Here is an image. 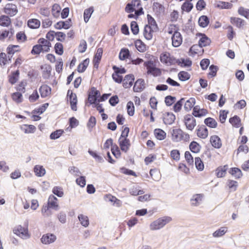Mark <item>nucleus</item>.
<instances>
[{
  "label": "nucleus",
  "instance_id": "obj_10",
  "mask_svg": "<svg viewBox=\"0 0 249 249\" xmlns=\"http://www.w3.org/2000/svg\"><path fill=\"white\" fill-rule=\"evenodd\" d=\"M163 123L166 125L172 124L176 120L175 115L171 112H166L162 117Z\"/></svg>",
  "mask_w": 249,
  "mask_h": 249
},
{
  "label": "nucleus",
  "instance_id": "obj_61",
  "mask_svg": "<svg viewBox=\"0 0 249 249\" xmlns=\"http://www.w3.org/2000/svg\"><path fill=\"white\" fill-rule=\"evenodd\" d=\"M148 24L145 26H149L154 29H158V25L155 19L150 15H147Z\"/></svg>",
  "mask_w": 249,
  "mask_h": 249
},
{
  "label": "nucleus",
  "instance_id": "obj_19",
  "mask_svg": "<svg viewBox=\"0 0 249 249\" xmlns=\"http://www.w3.org/2000/svg\"><path fill=\"white\" fill-rule=\"evenodd\" d=\"M210 142L212 146L216 149H219L222 147V143L220 138L217 135L211 136Z\"/></svg>",
  "mask_w": 249,
  "mask_h": 249
},
{
  "label": "nucleus",
  "instance_id": "obj_13",
  "mask_svg": "<svg viewBox=\"0 0 249 249\" xmlns=\"http://www.w3.org/2000/svg\"><path fill=\"white\" fill-rule=\"evenodd\" d=\"M56 239V236L53 233H48L43 234L40 241L42 244L47 245L53 243Z\"/></svg>",
  "mask_w": 249,
  "mask_h": 249
},
{
  "label": "nucleus",
  "instance_id": "obj_28",
  "mask_svg": "<svg viewBox=\"0 0 249 249\" xmlns=\"http://www.w3.org/2000/svg\"><path fill=\"white\" fill-rule=\"evenodd\" d=\"M154 134L156 138L160 141L164 140L166 137V133L161 128H156L154 130Z\"/></svg>",
  "mask_w": 249,
  "mask_h": 249
},
{
  "label": "nucleus",
  "instance_id": "obj_49",
  "mask_svg": "<svg viewBox=\"0 0 249 249\" xmlns=\"http://www.w3.org/2000/svg\"><path fill=\"white\" fill-rule=\"evenodd\" d=\"M96 124V119L95 117L91 116L89 118L87 124V126L89 131H91L92 129L95 126Z\"/></svg>",
  "mask_w": 249,
  "mask_h": 249
},
{
  "label": "nucleus",
  "instance_id": "obj_48",
  "mask_svg": "<svg viewBox=\"0 0 249 249\" xmlns=\"http://www.w3.org/2000/svg\"><path fill=\"white\" fill-rule=\"evenodd\" d=\"M121 151V149L115 143L111 147V153L116 159H119L121 157L122 154Z\"/></svg>",
  "mask_w": 249,
  "mask_h": 249
},
{
  "label": "nucleus",
  "instance_id": "obj_40",
  "mask_svg": "<svg viewBox=\"0 0 249 249\" xmlns=\"http://www.w3.org/2000/svg\"><path fill=\"white\" fill-rule=\"evenodd\" d=\"M20 46L15 45H9L6 49L7 53L12 55L17 52H20Z\"/></svg>",
  "mask_w": 249,
  "mask_h": 249
},
{
  "label": "nucleus",
  "instance_id": "obj_64",
  "mask_svg": "<svg viewBox=\"0 0 249 249\" xmlns=\"http://www.w3.org/2000/svg\"><path fill=\"white\" fill-rule=\"evenodd\" d=\"M202 47L198 44L193 45L190 49V53L191 55H194L198 54L201 50Z\"/></svg>",
  "mask_w": 249,
  "mask_h": 249
},
{
  "label": "nucleus",
  "instance_id": "obj_55",
  "mask_svg": "<svg viewBox=\"0 0 249 249\" xmlns=\"http://www.w3.org/2000/svg\"><path fill=\"white\" fill-rule=\"evenodd\" d=\"M176 101V97L170 95H167L164 98V102L167 107H171Z\"/></svg>",
  "mask_w": 249,
  "mask_h": 249
},
{
  "label": "nucleus",
  "instance_id": "obj_59",
  "mask_svg": "<svg viewBox=\"0 0 249 249\" xmlns=\"http://www.w3.org/2000/svg\"><path fill=\"white\" fill-rule=\"evenodd\" d=\"M209 23V19L206 16H201L198 19L199 25L203 28L208 26Z\"/></svg>",
  "mask_w": 249,
  "mask_h": 249
},
{
  "label": "nucleus",
  "instance_id": "obj_17",
  "mask_svg": "<svg viewBox=\"0 0 249 249\" xmlns=\"http://www.w3.org/2000/svg\"><path fill=\"white\" fill-rule=\"evenodd\" d=\"M133 84V89L134 92H142L145 88L144 79H137Z\"/></svg>",
  "mask_w": 249,
  "mask_h": 249
},
{
  "label": "nucleus",
  "instance_id": "obj_25",
  "mask_svg": "<svg viewBox=\"0 0 249 249\" xmlns=\"http://www.w3.org/2000/svg\"><path fill=\"white\" fill-rule=\"evenodd\" d=\"M229 123L235 128H239L241 126V119L240 118L235 115L233 117H231L229 120Z\"/></svg>",
  "mask_w": 249,
  "mask_h": 249
},
{
  "label": "nucleus",
  "instance_id": "obj_56",
  "mask_svg": "<svg viewBox=\"0 0 249 249\" xmlns=\"http://www.w3.org/2000/svg\"><path fill=\"white\" fill-rule=\"evenodd\" d=\"M195 166L196 169L199 171H203L204 168V164L201 158L199 157H197L195 158Z\"/></svg>",
  "mask_w": 249,
  "mask_h": 249
},
{
  "label": "nucleus",
  "instance_id": "obj_33",
  "mask_svg": "<svg viewBox=\"0 0 249 249\" xmlns=\"http://www.w3.org/2000/svg\"><path fill=\"white\" fill-rule=\"evenodd\" d=\"M49 106V103H44L40 105L38 107L35 108L32 111V114H38L39 115H41L46 111Z\"/></svg>",
  "mask_w": 249,
  "mask_h": 249
},
{
  "label": "nucleus",
  "instance_id": "obj_41",
  "mask_svg": "<svg viewBox=\"0 0 249 249\" xmlns=\"http://www.w3.org/2000/svg\"><path fill=\"white\" fill-rule=\"evenodd\" d=\"M11 62V58H9L4 53H0V65L1 67H4L9 64Z\"/></svg>",
  "mask_w": 249,
  "mask_h": 249
},
{
  "label": "nucleus",
  "instance_id": "obj_14",
  "mask_svg": "<svg viewBox=\"0 0 249 249\" xmlns=\"http://www.w3.org/2000/svg\"><path fill=\"white\" fill-rule=\"evenodd\" d=\"M3 11L8 15L14 16L18 13V9L15 4L8 3L4 8Z\"/></svg>",
  "mask_w": 249,
  "mask_h": 249
},
{
  "label": "nucleus",
  "instance_id": "obj_5",
  "mask_svg": "<svg viewBox=\"0 0 249 249\" xmlns=\"http://www.w3.org/2000/svg\"><path fill=\"white\" fill-rule=\"evenodd\" d=\"M28 226V222H27V226L26 227L19 225L13 229V232L14 234L21 238L23 239H27L31 237V234L29 233Z\"/></svg>",
  "mask_w": 249,
  "mask_h": 249
},
{
  "label": "nucleus",
  "instance_id": "obj_54",
  "mask_svg": "<svg viewBox=\"0 0 249 249\" xmlns=\"http://www.w3.org/2000/svg\"><path fill=\"white\" fill-rule=\"evenodd\" d=\"M61 8L59 4H54L52 9V15L55 18L59 17Z\"/></svg>",
  "mask_w": 249,
  "mask_h": 249
},
{
  "label": "nucleus",
  "instance_id": "obj_9",
  "mask_svg": "<svg viewBox=\"0 0 249 249\" xmlns=\"http://www.w3.org/2000/svg\"><path fill=\"white\" fill-rule=\"evenodd\" d=\"M193 115L188 114L184 116L183 122L188 130L192 131L196 125V120Z\"/></svg>",
  "mask_w": 249,
  "mask_h": 249
},
{
  "label": "nucleus",
  "instance_id": "obj_20",
  "mask_svg": "<svg viewBox=\"0 0 249 249\" xmlns=\"http://www.w3.org/2000/svg\"><path fill=\"white\" fill-rule=\"evenodd\" d=\"M228 169V165L227 164L218 166L215 170L216 176L219 178L225 177Z\"/></svg>",
  "mask_w": 249,
  "mask_h": 249
},
{
  "label": "nucleus",
  "instance_id": "obj_43",
  "mask_svg": "<svg viewBox=\"0 0 249 249\" xmlns=\"http://www.w3.org/2000/svg\"><path fill=\"white\" fill-rule=\"evenodd\" d=\"M12 100L17 104H19L23 101V96L22 92L17 91L11 94Z\"/></svg>",
  "mask_w": 249,
  "mask_h": 249
},
{
  "label": "nucleus",
  "instance_id": "obj_50",
  "mask_svg": "<svg viewBox=\"0 0 249 249\" xmlns=\"http://www.w3.org/2000/svg\"><path fill=\"white\" fill-rule=\"evenodd\" d=\"M94 11L93 7L86 9L84 12V19L86 23L88 22Z\"/></svg>",
  "mask_w": 249,
  "mask_h": 249
},
{
  "label": "nucleus",
  "instance_id": "obj_42",
  "mask_svg": "<svg viewBox=\"0 0 249 249\" xmlns=\"http://www.w3.org/2000/svg\"><path fill=\"white\" fill-rule=\"evenodd\" d=\"M16 37V40L18 43H24L27 40V36L24 31L18 32Z\"/></svg>",
  "mask_w": 249,
  "mask_h": 249
},
{
  "label": "nucleus",
  "instance_id": "obj_46",
  "mask_svg": "<svg viewBox=\"0 0 249 249\" xmlns=\"http://www.w3.org/2000/svg\"><path fill=\"white\" fill-rule=\"evenodd\" d=\"M64 133L63 129H59L53 131L50 135L51 140H55L60 138Z\"/></svg>",
  "mask_w": 249,
  "mask_h": 249
},
{
  "label": "nucleus",
  "instance_id": "obj_53",
  "mask_svg": "<svg viewBox=\"0 0 249 249\" xmlns=\"http://www.w3.org/2000/svg\"><path fill=\"white\" fill-rule=\"evenodd\" d=\"M227 231V227H221L213 232V236L214 237H220L224 235L226 233Z\"/></svg>",
  "mask_w": 249,
  "mask_h": 249
},
{
  "label": "nucleus",
  "instance_id": "obj_24",
  "mask_svg": "<svg viewBox=\"0 0 249 249\" xmlns=\"http://www.w3.org/2000/svg\"><path fill=\"white\" fill-rule=\"evenodd\" d=\"M157 30L154 29L149 26H145L143 30V36L147 40H151L153 37V34Z\"/></svg>",
  "mask_w": 249,
  "mask_h": 249
},
{
  "label": "nucleus",
  "instance_id": "obj_35",
  "mask_svg": "<svg viewBox=\"0 0 249 249\" xmlns=\"http://www.w3.org/2000/svg\"><path fill=\"white\" fill-rule=\"evenodd\" d=\"M230 22L232 24L235 25L239 28H241L245 24V21L243 19L236 17H231Z\"/></svg>",
  "mask_w": 249,
  "mask_h": 249
},
{
  "label": "nucleus",
  "instance_id": "obj_29",
  "mask_svg": "<svg viewBox=\"0 0 249 249\" xmlns=\"http://www.w3.org/2000/svg\"><path fill=\"white\" fill-rule=\"evenodd\" d=\"M89 154L94 158L96 161L99 163H103L104 162V160L102 156L96 150H92L91 149L88 150Z\"/></svg>",
  "mask_w": 249,
  "mask_h": 249
},
{
  "label": "nucleus",
  "instance_id": "obj_45",
  "mask_svg": "<svg viewBox=\"0 0 249 249\" xmlns=\"http://www.w3.org/2000/svg\"><path fill=\"white\" fill-rule=\"evenodd\" d=\"M89 63V58H87L80 63L77 68V70L79 72H83L88 67Z\"/></svg>",
  "mask_w": 249,
  "mask_h": 249
},
{
  "label": "nucleus",
  "instance_id": "obj_44",
  "mask_svg": "<svg viewBox=\"0 0 249 249\" xmlns=\"http://www.w3.org/2000/svg\"><path fill=\"white\" fill-rule=\"evenodd\" d=\"M135 46L136 49L140 52H144L146 50V45L140 39L136 40L135 42Z\"/></svg>",
  "mask_w": 249,
  "mask_h": 249
},
{
  "label": "nucleus",
  "instance_id": "obj_60",
  "mask_svg": "<svg viewBox=\"0 0 249 249\" xmlns=\"http://www.w3.org/2000/svg\"><path fill=\"white\" fill-rule=\"evenodd\" d=\"M120 171L124 175L132 176L135 177H137L136 173L135 171L124 166L120 168Z\"/></svg>",
  "mask_w": 249,
  "mask_h": 249
},
{
  "label": "nucleus",
  "instance_id": "obj_11",
  "mask_svg": "<svg viewBox=\"0 0 249 249\" xmlns=\"http://www.w3.org/2000/svg\"><path fill=\"white\" fill-rule=\"evenodd\" d=\"M47 204L53 210L57 211L60 207L58 204V199L53 195H51L48 199Z\"/></svg>",
  "mask_w": 249,
  "mask_h": 249
},
{
  "label": "nucleus",
  "instance_id": "obj_30",
  "mask_svg": "<svg viewBox=\"0 0 249 249\" xmlns=\"http://www.w3.org/2000/svg\"><path fill=\"white\" fill-rule=\"evenodd\" d=\"M189 149L193 153H198L200 152L201 146L196 141L191 142L189 144Z\"/></svg>",
  "mask_w": 249,
  "mask_h": 249
},
{
  "label": "nucleus",
  "instance_id": "obj_16",
  "mask_svg": "<svg viewBox=\"0 0 249 249\" xmlns=\"http://www.w3.org/2000/svg\"><path fill=\"white\" fill-rule=\"evenodd\" d=\"M37 43L44 53L49 52L51 47V43L44 38H40L37 40Z\"/></svg>",
  "mask_w": 249,
  "mask_h": 249
},
{
  "label": "nucleus",
  "instance_id": "obj_23",
  "mask_svg": "<svg viewBox=\"0 0 249 249\" xmlns=\"http://www.w3.org/2000/svg\"><path fill=\"white\" fill-rule=\"evenodd\" d=\"M28 27L32 29H37L40 26V21L37 18H30L27 23Z\"/></svg>",
  "mask_w": 249,
  "mask_h": 249
},
{
  "label": "nucleus",
  "instance_id": "obj_4",
  "mask_svg": "<svg viewBox=\"0 0 249 249\" xmlns=\"http://www.w3.org/2000/svg\"><path fill=\"white\" fill-rule=\"evenodd\" d=\"M172 218L168 216L160 217L152 222L150 225L151 230H158L162 228L166 224L172 220Z\"/></svg>",
  "mask_w": 249,
  "mask_h": 249
},
{
  "label": "nucleus",
  "instance_id": "obj_62",
  "mask_svg": "<svg viewBox=\"0 0 249 249\" xmlns=\"http://www.w3.org/2000/svg\"><path fill=\"white\" fill-rule=\"evenodd\" d=\"M211 43V40L205 35H203L199 40V45L201 47H205Z\"/></svg>",
  "mask_w": 249,
  "mask_h": 249
},
{
  "label": "nucleus",
  "instance_id": "obj_7",
  "mask_svg": "<svg viewBox=\"0 0 249 249\" xmlns=\"http://www.w3.org/2000/svg\"><path fill=\"white\" fill-rule=\"evenodd\" d=\"M144 66L147 70V73L154 76H159L161 74V70L155 66L152 61H148L144 63Z\"/></svg>",
  "mask_w": 249,
  "mask_h": 249
},
{
  "label": "nucleus",
  "instance_id": "obj_27",
  "mask_svg": "<svg viewBox=\"0 0 249 249\" xmlns=\"http://www.w3.org/2000/svg\"><path fill=\"white\" fill-rule=\"evenodd\" d=\"M34 172L36 176L42 177L46 174V170L42 165H36L33 168Z\"/></svg>",
  "mask_w": 249,
  "mask_h": 249
},
{
  "label": "nucleus",
  "instance_id": "obj_52",
  "mask_svg": "<svg viewBox=\"0 0 249 249\" xmlns=\"http://www.w3.org/2000/svg\"><path fill=\"white\" fill-rule=\"evenodd\" d=\"M126 110L128 115L129 116H133L135 113V107L133 102L129 101L126 104Z\"/></svg>",
  "mask_w": 249,
  "mask_h": 249
},
{
  "label": "nucleus",
  "instance_id": "obj_34",
  "mask_svg": "<svg viewBox=\"0 0 249 249\" xmlns=\"http://www.w3.org/2000/svg\"><path fill=\"white\" fill-rule=\"evenodd\" d=\"M177 63L178 66L182 67H190L192 65V61L189 58H180L177 59Z\"/></svg>",
  "mask_w": 249,
  "mask_h": 249
},
{
  "label": "nucleus",
  "instance_id": "obj_22",
  "mask_svg": "<svg viewBox=\"0 0 249 249\" xmlns=\"http://www.w3.org/2000/svg\"><path fill=\"white\" fill-rule=\"evenodd\" d=\"M229 173L234 177L235 179H239L243 176L241 169L238 167H231L228 170Z\"/></svg>",
  "mask_w": 249,
  "mask_h": 249
},
{
  "label": "nucleus",
  "instance_id": "obj_1",
  "mask_svg": "<svg viewBox=\"0 0 249 249\" xmlns=\"http://www.w3.org/2000/svg\"><path fill=\"white\" fill-rule=\"evenodd\" d=\"M179 30L178 26L174 24L169 25L167 29V33L171 35L172 44L174 47L180 46L182 43V36Z\"/></svg>",
  "mask_w": 249,
  "mask_h": 249
},
{
  "label": "nucleus",
  "instance_id": "obj_51",
  "mask_svg": "<svg viewBox=\"0 0 249 249\" xmlns=\"http://www.w3.org/2000/svg\"><path fill=\"white\" fill-rule=\"evenodd\" d=\"M130 56V52L128 49L123 48L121 50L119 53V58L121 60H124Z\"/></svg>",
  "mask_w": 249,
  "mask_h": 249
},
{
  "label": "nucleus",
  "instance_id": "obj_21",
  "mask_svg": "<svg viewBox=\"0 0 249 249\" xmlns=\"http://www.w3.org/2000/svg\"><path fill=\"white\" fill-rule=\"evenodd\" d=\"M38 90L41 97L42 98H46L51 93V88L46 85L41 86Z\"/></svg>",
  "mask_w": 249,
  "mask_h": 249
},
{
  "label": "nucleus",
  "instance_id": "obj_3",
  "mask_svg": "<svg viewBox=\"0 0 249 249\" xmlns=\"http://www.w3.org/2000/svg\"><path fill=\"white\" fill-rule=\"evenodd\" d=\"M172 140L174 142H178L182 140L188 142L190 140L189 134L184 132L180 128L173 129L171 132Z\"/></svg>",
  "mask_w": 249,
  "mask_h": 249
},
{
  "label": "nucleus",
  "instance_id": "obj_57",
  "mask_svg": "<svg viewBox=\"0 0 249 249\" xmlns=\"http://www.w3.org/2000/svg\"><path fill=\"white\" fill-rule=\"evenodd\" d=\"M52 193L59 197H62L64 196V191L62 187L55 186L52 189Z\"/></svg>",
  "mask_w": 249,
  "mask_h": 249
},
{
  "label": "nucleus",
  "instance_id": "obj_26",
  "mask_svg": "<svg viewBox=\"0 0 249 249\" xmlns=\"http://www.w3.org/2000/svg\"><path fill=\"white\" fill-rule=\"evenodd\" d=\"M88 96L89 104L88 105L86 103V105L88 106L91 105L93 108L95 107L98 101L94 92H92L91 90L90 92L88 93Z\"/></svg>",
  "mask_w": 249,
  "mask_h": 249
},
{
  "label": "nucleus",
  "instance_id": "obj_31",
  "mask_svg": "<svg viewBox=\"0 0 249 249\" xmlns=\"http://www.w3.org/2000/svg\"><path fill=\"white\" fill-rule=\"evenodd\" d=\"M196 104V99L195 98L191 97L187 100L184 103V108L187 112L190 111L193 108Z\"/></svg>",
  "mask_w": 249,
  "mask_h": 249
},
{
  "label": "nucleus",
  "instance_id": "obj_18",
  "mask_svg": "<svg viewBox=\"0 0 249 249\" xmlns=\"http://www.w3.org/2000/svg\"><path fill=\"white\" fill-rule=\"evenodd\" d=\"M103 50L102 48H98L96 50V53L94 56L93 59V64L94 67L96 68H98L99 64L100 62L101 59L102 57Z\"/></svg>",
  "mask_w": 249,
  "mask_h": 249
},
{
  "label": "nucleus",
  "instance_id": "obj_36",
  "mask_svg": "<svg viewBox=\"0 0 249 249\" xmlns=\"http://www.w3.org/2000/svg\"><path fill=\"white\" fill-rule=\"evenodd\" d=\"M11 24V19L10 18L5 15L0 16V26L7 27Z\"/></svg>",
  "mask_w": 249,
  "mask_h": 249
},
{
  "label": "nucleus",
  "instance_id": "obj_6",
  "mask_svg": "<svg viewBox=\"0 0 249 249\" xmlns=\"http://www.w3.org/2000/svg\"><path fill=\"white\" fill-rule=\"evenodd\" d=\"M160 59L162 64L168 66L175 65L177 62V59L167 52L162 53L160 55Z\"/></svg>",
  "mask_w": 249,
  "mask_h": 249
},
{
  "label": "nucleus",
  "instance_id": "obj_38",
  "mask_svg": "<svg viewBox=\"0 0 249 249\" xmlns=\"http://www.w3.org/2000/svg\"><path fill=\"white\" fill-rule=\"evenodd\" d=\"M185 99V98L182 97L177 102L176 101L173 107V109L174 112H178L181 110Z\"/></svg>",
  "mask_w": 249,
  "mask_h": 249
},
{
  "label": "nucleus",
  "instance_id": "obj_12",
  "mask_svg": "<svg viewBox=\"0 0 249 249\" xmlns=\"http://www.w3.org/2000/svg\"><path fill=\"white\" fill-rule=\"evenodd\" d=\"M118 144L119 148L121 151L125 153H127L130 149L131 146L130 141L129 139H119Z\"/></svg>",
  "mask_w": 249,
  "mask_h": 249
},
{
  "label": "nucleus",
  "instance_id": "obj_63",
  "mask_svg": "<svg viewBox=\"0 0 249 249\" xmlns=\"http://www.w3.org/2000/svg\"><path fill=\"white\" fill-rule=\"evenodd\" d=\"M184 157L189 165L193 166L194 165V158L191 153L188 151H185Z\"/></svg>",
  "mask_w": 249,
  "mask_h": 249
},
{
  "label": "nucleus",
  "instance_id": "obj_32",
  "mask_svg": "<svg viewBox=\"0 0 249 249\" xmlns=\"http://www.w3.org/2000/svg\"><path fill=\"white\" fill-rule=\"evenodd\" d=\"M204 123L206 125L210 128H215L217 126V122L214 118L210 117L205 119Z\"/></svg>",
  "mask_w": 249,
  "mask_h": 249
},
{
  "label": "nucleus",
  "instance_id": "obj_37",
  "mask_svg": "<svg viewBox=\"0 0 249 249\" xmlns=\"http://www.w3.org/2000/svg\"><path fill=\"white\" fill-rule=\"evenodd\" d=\"M78 219L82 226L87 228L89 226V220L88 216L79 214L78 215Z\"/></svg>",
  "mask_w": 249,
  "mask_h": 249
},
{
  "label": "nucleus",
  "instance_id": "obj_58",
  "mask_svg": "<svg viewBox=\"0 0 249 249\" xmlns=\"http://www.w3.org/2000/svg\"><path fill=\"white\" fill-rule=\"evenodd\" d=\"M229 113L228 110H220L219 111V119L221 124H223L225 123L227 118V115Z\"/></svg>",
  "mask_w": 249,
  "mask_h": 249
},
{
  "label": "nucleus",
  "instance_id": "obj_15",
  "mask_svg": "<svg viewBox=\"0 0 249 249\" xmlns=\"http://www.w3.org/2000/svg\"><path fill=\"white\" fill-rule=\"evenodd\" d=\"M198 127L196 129L197 137L203 139H206L209 134L208 128L203 124L198 125Z\"/></svg>",
  "mask_w": 249,
  "mask_h": 249
},
{
  "label": "nucleus",
  "instance_id": "obj_47",
  "mask_svg": "<svg viewBox=\"0 0 249 249\" xmlns=\"http://www.w3.org/2000/svg\"><path fill=\"white\" fill-rule=\"evenodd\" d=\"M141 187L139 186L137 187L133 186L129 189V193L131 196H137L143 194L144 192L143 190L140 189Z\"/></svg>",
  "mask_w": 249,
  "mask_h": 249
},
{
  "label": "nucleus",
  "instance_id": "obj_2",
  "mask_svg": "<svg viewBox=\"0 0 249 249\" xmlns=\"http://www.w3.org/2000/svg\"><path fill=\"white\" fill-rule=\"evenodd\" d=\"M126 12L130 13L135 11V14L138 17L143 14V8L142 7L141 0H132L130 3H128L125 6Z\"/></svg>",
  "mask_w": 249,
  "mask_h": 249
},
{
  "label": "nucleus",
  "instance_id": "obj_8",
  "mask_svg": "<svg viewBox=\"0 0 249 249\" xmlns=\"http://www.w3.org/2000/svg\"><path fill=\"white\" fill-rule=\"evenodd\" d=\"M67 98L70 102V105L71 109L73 111L77 110V97L75 93H73L71 89H68L67 94Z\"/></svg>",
  "mask_w": 249,
  "mask_h": 249
},
{
  "label": "nucleus",
  "instance_id": "obj_39",
  "mask_svg": "<svg viewBox=\"0 0 249 249\" xmlns=\"http://www.w3.org/2000/svg\"><path fill=\"white\" fill-rule=\"evenodd\" d=\"M36 127L32 124H25L21 126V129L26 134L34 133L36 130Z\"/></svg>",
  "mask_w": 249,
  "mask_h": 249
}]
</instances>
